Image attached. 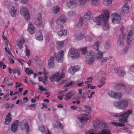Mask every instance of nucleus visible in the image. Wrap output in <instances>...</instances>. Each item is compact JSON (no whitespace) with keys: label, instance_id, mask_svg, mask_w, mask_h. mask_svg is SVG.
Returning a JSON list of instances; mask_svg holds the SVG:
<instances>
[{"label":"nucleus","instance_id":"46","mask_svg":"<svg viewBox=\"0 0 134 134\" xmlns=\"http://www.w3.org/2000/svg\"><path fill=\"white\" fill-rule=\"evenodd\" d=\"M26 73L28 74L31 75L34 73V72L31 69H29L28 68H26L25 69Z\"/></svg>","mask_w":134,"mask_h":134},{"label":"nucleus","instance_id":"45","mask_svg":"<svg viewBox=\"0 0 134 134\" xmlns=\"http://www.w3.org/2000/svg\"><path fill=\"white\" fill-rule=\"evenodd\" d=\"M100 42L99 41H97L95 42L92 46V47L96 51L99 50V47Z\"/></svg>","mask_w":134,"mask_h":134},{"label":"nucleus","instance_id":"57","mask_svg":"<svg viewBox=\"0 0 134 134\" xmlns=\"http://www.w3.org/2000/svg\"><path fill=\"white\" fill-rule=\"evenodd\" d=\"M30 0H19V2L23 4H25L29 2Z\"/></svg>","mask_w":134,"mask_h":134},{"label":"nucleus","instance_id":"14","mask_svg":"<svg viewBox=\"0 0 134 134\" xmlns=\"http://www.w3.org/2000/svg\"><path fill=\"white\" fill-rule=\"evenodd\" d=\"M66 5L68 8L72 9L78 6V2L77 0H70L67 2Z\"/></svg>","mask_w":134,"mask_h":134},{"label":"nucleus","instance_id":"19","mask_svg":"<svg viewBox=\"0 0 134 134\" xmlns=\"http://www.w3.org/2000/svg\"><path fill=\"white\" fill-rule=\"evenodd\" d=\"M115 72L120 77H122L125 74L126 72L120 68L119 67H116L114 69Z\"/></svg>","mask_w":134,"mask_h":134},{"label":"nucleus","instance_id":"38","mask_svg":"<svg viewBox=\"0 0 134 134\" xmlns=\"http://www.w3.org/2000/svg\"><path fill=\"white\" fill-rule=\"evenodd\" d=\"M91 3L93 5L97 7L100 4V0H91Z\"/></svg>","mask_w":134,"mask_h":134},{"label":"nucleus","instance_id":"30","mask_svg":"<svg viewBox=\"0 0 134 134\" xmlns=\"http://www.w3.org/2000/svg\"><path fill=\"white\" fill-rule=\"evenodd\" d=\"M66 42V40L62 41H58L56 42V47L58 49H60L64 46V43Z\"/></svg>","mask_w":134,"mask_h":134},{"label":"nucleus","instance_id":"42","mask_svg":"<svg viewBox=\"0 0 134 134\" xmlns=\"http://www.w3.org/2000/svg\"><path fill=\"white\" fill-rule=\"evenodd\" d=\"M83 19V18H80L78 22L76 24V27H80L82 26Z\"/></svg>","mask_w":134,"mask_h":134},{"label":"nucleus","instance_id":"32","mask_svg":"<svg viewBox=\"0 0 134 134\" xmlns=\"http://www.w3.org/2000/svg\"><path fill=\"white\" fill-rule=\"evenodd\" d=\"M12 119L10 113H8L6 116V118L5 120V124L8 125L10 123Z\"/></svg>","mask_w":134,"mask_h":134},{"label":"nucleus","instance_id":"22","mask_svg":"<svg viewBox=\"0 0 134 134\" xmlns=\"http://www.w3.org/2000/svg\"><path fill=\"white\" fill-rule=\"evenodd\" d=\"M130 6L128 3H126L123 5L122 8V12L124 13L127 14L129 12Z\"/></svg>","mask_w":134,"mask_h":134},{"label":"nucleus","instance_id":"43","mask_svg":"<svg viewBox=\"0 0 134 134\" xmlns=\"http://www.w3.org/2000/svg\"><path fill=\"white\" fill-rule=\"evenodd\" d=\"M76 15V12L73 11L71 10L68 12L67 13V15L70 18L75 16Z\"/></svg>","mask_w":134,"mask_h":134},{"label":"nucleus","instance_id":"53","mask_svg":"<svg viewBox=\"0 0 134 134\" xmlns=\"http://www.w3.org/2000/svg\"><path fill=\"white\" fill-rule=\"evenodd\" d=\"M9 45L10 46V48H9L8 47H7V48L8 49V50L7 49V47H5V51L9 53V54L10 55L11 54V53L10 52L12 50V48L10 44H9Z\"/></svg>","mask_w":134,"mask_h":134},{"label":"nucleus","instance_id":"34","mask_svg":"<svg viewBox=\"0 0 134 134\" xmlns=\"http://www.w3.org/2000/svg\"><path fill=\"white\" fill-rule=\"evenodd\" d=\"M53 125L54 127L56 128L62 129L63 127V126L62 124L59 121H54L53 123Z\"/></svg>","mask_w":134,"mask_h":134},{"label":"nucleus","instance_id":"18","mask_svg":"<svg viewBox=\"0 0 134 134\" xmlns=\"http://www.w3.org/2000/svg\"><path fill=\"white\" fill-rule=\"evenodd\" d=\"M126 35L124 34H121L117 42V45L119 47L123 46L124 44L123 40L125 38Z\"/></svg>","mask_w":134,"mask_h":134},{"label":"nucleus","instance_id":"5","mask_svg":"<svg viewBox=\"0 0 134 134\" xmlns=\"http://www.w3.org/2000/svg\"><path fill=\"white\" fill-rule=\"evenodd\" d=\"M65 76V73L62 71L56 72L49 77L52 82H56L61 84L67 82L66 80L63 79Z\"/></svg>","mask_w":134,"mask_h":134},{"label":"nucleus","instance_id":"62","mask_svg":"<svg viewBox=\"0 0 134 134\" xmlns=\"http://www.w3.org/2000/svg\"><path fill=\"white\" fill-rule=\"evenodd\" d=\"M128 50V48L126 47L124 48L122 51L121 54H124L125 53L127 52Z\"/></svg>","mask_w":134,"mask_h":134},{"label":"nucleus","instance_id":"3","mask_svg":"<svg viewBox=\"0 0 134 134\" xmlns=\"http://www.w3.org/2000/svg\"><path fill=\"white\" fill-rule=\"evenodd\" d=\"M109 18V12L107 9L103 10L102 14L95 18V21L97 25H100L108 21Z\"/></svg>","mask_w":134,"mask_h":134},{"label":"nucleus","instance_id":"61","mask_svg":"<svg viewBox=\"0 0 134 134\" xmlns=\"http://www.w3.org/2000/svg\"><path fill=\"white\" fill-rule=\"evenodd\" d=\"M75 83V81H71L68 83L66 85V87H69L74 84Z\"/></svg>","mask_w":134,"mask_h":134},{"label":"nucleus","instance_id":"11","mask_svg":"<svg viewBox=\"0 0 134 134\" xmlns=\"http://www.w3.org/2000/svg\"><path fill=\"white\" fill-rule=\"evenodd\" d=\"M28 27L27 31L31 35L34 34L36 31V27L30 21L27 23Z\"/></svg>","mask_w":134,"mask_h":134},{"label":"nucleus","instance_id":"64","mask_svg":"<svg viewBox=\"0 0 134 134\" xmlns=\"http://www.w3.org/2000/svg\"><path fill=\"white\" fill-rule=\"evenodd\" d=\"M105 80L104 78H102L100 80V82L101 84L104 85L105 83Z\"/></svg>","mask_w":134,"mask_h":134},{"label":"nucleus","instance_id":"37","mask_svg":"<svg viewBox=\"0 0 134 134\" xmlns=\"http://www.w3.org/2000/svg\"><path fill=\"white\" fill-rule=\"evenodd\" d=\"M96 57L97 59L99 60L101 58L103 55V53L100 51L99 50H96Z\"/></svg>","mask_w":134,"mask_h":134},{"label":"nucleus","instance_id":"63","mask_svg":"<svg viewBox=\"0 0 134 134\" xmlns=\"http://www.w3.org/2000/svg\"><path fill=\"white\" fill-rule=\"evenodd\" d=\"M130 71L133 73H134V64L131 65L130 68Z\"/></svg>","mask_w":134,"mask_h":134},{"label":"nucleus","instance_id":"49","mask_svg":"<svg viewBox=\"0 0 134 134\" xmlns=\"http://www.w3.org/2000/svg\"><path fill=\"white\" fill-rule=\"evenodd\" d=\"M80 4L81 5H84L86 3L88 2L89 0H78Z\"/></svg>","mask_w":134,"mask_h":134},{"label":"nucleus","instance_id":"9","mask_svg":"<svg viewBox=\"0 0 134 134\" xmlns=\"http://www.w3.org/2000/svg\"><path fill=\"white\" fill-rule=\"evenodd\" d=\"M108 95L111 98L120 99L122 97V94L120 92H118L114 91H110L108 92Z\"/></svg>","mask_w":134,"mask_h":134},{"label":"nucleus","instance_id":"39","mask_svg":"<svg viewBox=\"0 0 134 134\" xmlns=\"http://www.w3.org/2000/svg\"><path fill=\"white\" fill-rule=\"evenodd\" d=\"M100 25L102 26L103 29L105 30H108L109 28V26L108 21L105 22L103 24H101Z\"/></svg>","mask_w":134,"mask_h":134},{"label":"nucleus","instance_id":"27","mask_svg":"<svg viewBox=\"0 0 134 134\" xmlns=\"http://www.w3.org/2000/svg\"><path fill=\"white\" fill-rule=\"evenodd\" d=\"M66 21V19L63 17H59L56 20V24L57 25L61 26L65 23Z\"/></svg>","mask_w":134,"mask_h":134},{"label":"nucleus","instance_id":"20","mask_svg":"<svg viewBox=\"0 0 134 134\" xmlns=\"http://www.w3.org/2000/svg\"><path fill=\"white\" fill-rule=\"evenodd\" d=\"M9 13L12 17H15L17 12V8L15 6H13L9 9Z\"/></svg>","mask_w":134,"mask_h":134},{"label":"nucleus","instance_id":"31","mask_svg":"<svg viewBox=\"0 0 134 134\" xmlns=\"http://www.w3.org/2000/svg\"><path fill=\"white\" fill-rule=\"evenodd\" d=\"M74 94L72 92H71L67 93L65 96L64 100L67 101L70 99L74 95Z\"/></svg>","mask_w":134,"mask_h":134},{"label":"nucleus","instance_id":"33","mask_svg":"<svg viewBox=\"0 0 134 134\" xmlns=\"http://www.w3.org/2000/svg\"><path fill=\"white\" fill-rule=\"evenodd\" d=\"M20 127L22 129L25 130L26 133H28L29 130V128L28 122H26L24 124L23 127L21 125H20Z\"/></svg>","mask_w":134,"mask_h":134},{"label":"nucleus","instance_id":"47","mask_svg":"<svg viewBox=\"0 0 134 134\" xmlns=\"http://www.w3.org/2000/svg\"><path fill=\"white\" fill-rule=\"evenodd\" d=\"M47 79V77L46 76H45L44 78L42 77H38L39 80L40 81H42L43 83L44 84L46 83L45 82V81H46Z\"/></svg>","mask_w":134,"mask_h":134},{"label":"nucleus","instance_id":"44","mask_svg":"<svg viewBox=\"0 0 134 134\" xmlns=\"http://www.w3.org/2000/svg\"><path fill=\"white\" fill-rule=\"evenodd\" d=\"M112 57L111 56L105 57H103L100 59L99 60H100L101 63H103V62H107L108 60H109Z\"/></svg>","mask_w":134,"mask_h":134},{"label":"nucleus","instance_id":"40","mask_svg":"<svg viewBox=\"0 0 134 134\" xmlns=\"http://www.w3.org/2000/svg\"><path fill=\"white\" fill-rule=\"evenodd\" d=\"M77 71V69L74 66H71L68 70V72L71 74H74Z\"/></svg>","mask_w":134,"mask_h":134},{"label":"nucleus","instance_id":"48","mask_svg":"<svg viewBox=\"0 0 134 134\" xmlns=\"http://www.w3.org/2000/svg\"><path fill=\"white\" fill-rule=\"evenodd\" d=\"M25 55L26 56L29 57L30 55V49L26 47L24 51Z\"/></svg>","mask_w":134,"mask_h":134},{"label":"nucleus","instance_id":"25","mask_svg":"<svg viewBox=\"0 0 134 134\" xmlns=\"http://www.w3.org/2000/svg\"><path fill=\"white\" fill-rule=\"evenodd\" d=\"M38 129L42 134H51L48 130L47 129L45 128L43 126H40Z\"/></svg>","mask_w":134,"mask_h":134},{"label":"nucleus","instance_id":"1","mask_svg":"<svg viewBox=\"0 0 134 134\" xmlns=\"http://www.w3.org/2000/svg\"><path fill=\"white\" fill-rule=\"evenodd\" d=\"M92 123L96 129L98 128L102 130L97 133L95 130L91 129L88 131L89 134H111L110 130L106 128L108 127L107 125L101 120L99 119L95 120L92 121Z\"/></svg>","mask_w":134,"mask_h":134},{"label":"nucleus","instance_id":"4","mask_svg":"<svg viewBox=\"0 0 134 134\" xmlns=\"http://www.w3.org/2000/svg\"><path fill=\"white\" fill-rule=\"evenodd\" d=\"M87 47H85L81 48L80 50L82 54H86V63L88 64H92L94 60L95 54L94 52L92 51L87 52Z\"/></svg>","mask_w":134,"mask_h":134},{"label":"nucleus","instance_id":"6","mask_svg":"<svg viewBox=\"0 0 134 134\" xmlns=\"http://www.w3.org/2000/svg\"><path fill=\"white\" fill-rule=\"evenodd\" d=\"M132 112L131 110H129L121 114L119 113H115L113 115L114 117H121L119 119V121L124 123L127 122L128 118Z\"/></svg>","mask_w":134,"mask_h":134},{"label":"nucleus","instance_id":"8","mask_svg":"<svg viewBox=\"0 0 134 134\" xmlns=\"http://www.w3.org/2000/svg\"><path fill=\"white\" fill-rule=\"evenodd\" d=\"M129 103L128 100L122 99L119 102H114L113 104L116 108L121 110H124L128 106Z\"/></svg>","mask_w":134,"mask_h":134},{"label":"nucleus","instance_id":"16","mask_svg":"<svg viewBox=\"0 0 134 134\" xmlns=\"http://www.w3.org/2000/svg\"><path fill=\"white\" fill-rule=\"evenodd\" d=\"M64 56V51L63 50H60L57 54L56 59L58 63H61L63 60Z\"/></svg>","mask_w":134,"mask_h":134},{"label":"nucleus","instance_id":"35","mask_svg":"<svg viewBox=\"0 0 134 134\" xmlns=\"http://www.w3.org/2000/svg\"><path fill=\"white\" fill-rule=\"evenodd\" d=\"M67 33V30H61L58 31L57 32L58 35L59 36L66 35Z\"/></svg>","mask_w":134,"mask_h":134},{"label":"nucleus","instance_id":"54","mask_svg":"<svg viewBox=\"0 0 134 134\" xmlns=\"http://www.w3.org/2000/svg\"><path fill=\"white\" fill-rule=\"evenodd\" d=\"M110 42L109 41H107L106 42L105 44L104 45V47L106 49H108L110 48Z\"/></svg>","mask_w":134,"mask_h":134},{"label":"nucleus","instance_id":"13","mask_svg":"<svg viewBox=\"0 0 134 134\" xmlns=\"http://www.w3.org/2000/svg\"><path fill=\"white\" fill-rule=\"evenodd\" d=\"M111 19L113 23H119L120 21V16L117 14L113 13L112 15Z\"/></svg>","mask_w":134,"mask_h":134},{"label":"nucleus","instance_id":"52","mask_svg":"<svg viewBox=\"0 0 134 134\" xmlns=\"http://www.w3.org/2000/svg\"><path fill=\"white\" fill-rule=\"evenodd\" d=\"M93 79V77H90L87 79V80L85 81V83L87 84L91 83Z\"/></svg>","mask_w":134,"mask_h":134},{"label":"nucleus","instance_id":"23","mask_svg":"<svg viewBox=\"0 0 134 134\" xmlns=\"http://www.w3.org/2000/svg\"><path fill=\"white\" fill-rule=\"evenodd\" d=\"M19 125V121L18 120L15 121L12 125L11 131L13 132H16L18 129Z\"/></svg>","mask_w":134,"mask_h":134},{"label":"nucleus","instance_id":"2","mask_svg":"<svg viewBox=\"0 0 134 134\" xmlns=\"http://www.w3.org/2000/svg\"><path fill=\"white\" fill-rule=\"evenodd\" d=\"M85 112L88 114H84L83 116H79L76 118L77 119L76 121L77 124V126L81 129L83 127V123L82 122L89 120L90 118V115H89L91 112V107L85 106Z\"/></svg>","mask_w":134,"mask_h":134},{"label":"nucleus","instance_id":"17","mask_svg":"<svg viewBox=\"0 0 134 134\" xmlns=\"http://www.w3.org/2000/svg\"><path fill=\"white\" fill-rule=\"evenodd\" d=\"M98 36H96L93 34H92L91 36L87 35L86 32H85L84 39L86 42H91L93 40V38L97 39L98 38Z\"/></svg>","mask_w":134,"mask_h":134},{"label":"nucleus","instance_id":"12","mask_svg":"<svg viewBox=\"0 0 134 134\" xmlns=\"http://www.w3.org/2000/svg\"><path fill=\"white\" fill-rule=\"evenodd\" d=\"M25 43V39L23 37L18 38L16 41V45L20 49L23 48V45Z\"/></svg>","mask_w":134,"mask_h":134},{"label":"nucleus","instance_id":"7","mask_svg":"<svg viewBox=\"0 0 134 134\" xmlns=\"http://www.w3.org/2000/svg\"><path fill=\"white\" fill-rule=\"evenodd\" d=\"M20 14L25 20H30L31 15L27 7L24 6L21 7L20 10Z\"/></svg>","mask_w":134,"mask_h":134},{"label":"nucleus","instance_id":"50","mask_svg":"<svg viewBox=\"0 0 134 134\" xmlns=\"http://www.w3.org/2000/svg\"><path fill=\"white\" fill-rule=\"evenodd\" d=\"M105 72L103 71H100L96 75V76L97 77H99L100 78L105 75Z\"/></svg>","mask_w":134,"mask_h":134},{"label":"nucleus","instance_id":"29","mask_svg":"<svg viewBox=\"0 0 134 134\" xmlns=\"http://www.w3.org/2000/svg\"><path fill=\"white\" fill-rule=\"evenodd\" d=\"M115 88L117 90L125 89L126 88V86L122 83L116 84L114 86Z\"/></svg>","mask_w":134,"mask_h":134},{"label":"nucleus","instance_id":"21","mask_svg":"<svg viewBox=\"0 0 134 134\" xmlns=\"http://www.w3.org/2000/svg\"><path fill=\"white\" fill-rule=\"evenodd\" d=\"M48 66L50 69H53L55 67L54 57L52 56L50 57L48 62Z\"/></svg>","mask_w":134,"mask_h":134},{"label":"nucleus","instance_id":"60","mask_svg":"<svg viewBox=\"0 0 134 134\" xmlns=\"http://www.w3.org/2000/svg\"><path fill=\"white\" fill-rule=\"evenodd\" d=\"M9 80V78L5 77L4 78V80L3 82V84H5L8 82Z\"/></svg>","mask_w":134,"mask_h":134},{"label":"nucleus","instance_id":"41","mask_svg":"<svg viewBox=\"0 0 134 134\" xmlns=\"http://www.w3.org/2000/svg\"><path fill=\"white\" fill-rule=\"evenodd\" d=\"M113 0H104L103 4L105 6H109L112 3Z\"/></svg>","mask_w":134,"mask_h":134},{"label":"nucleus","instance_id":"28","mask_svg":"<svg viewBox=\"0 0 134 134\" xmlns=\"http://www.w3.org/2000/svg\"><path fill=\"white\" fill-rule=\"evenodd\" d=\"M93 13L91 12H88L84 14L83 16L85 19L88 20H91L92 19L93 16Z\"/></svg>","mask_w":134,"mask_h":134},{"label":"nucleus","instance_id":"51","mask_svg":"<svg viewBox=\"0 0 134 134\" xmlns=\"http://www.w3.org/2000/svg\"><path fill=\"white\" fill-rule=\"evenodd\" d=\"M132 40V37H128L127 36V38L126 41L127 43L128 44H131Z\"/></svg>","mask_w":134,"mask_h":134},{"label":"nucleus","instance_id":"36","mask_svg":"<svg viewBox=\"0 0 134 134\" xmlns=\"http://www.w3.org/2000/svg\"><path fill=\"white\" fill-rule=\"evenodd\" d=\"M60 8L59 6L57 5L54 7L52 10V13L54 14H57L60 12Z\"/></svg>","mask_w":134,"mask_h":134},{"label":"nucleus","instance_id":"26","mask_svg":"<svg viewBox=\"0 0 134 134\" xmlns=\"http://www.w3.org/2000/svg\"><path fill=\"white\" fill-rule=\"evenodd\" d=\"M36 39L39 41H42L43 40L42 33L41 30H39L36 32Z\"/></svg>","mask_w":134,"mask_h":134},{"label":"nucleus","instance_id":"15","mask_svg":"<svg viewBox=\"0 0 134 134\" xmlns=\"http://www.w3.org/2000/svg\"><path fill=\"white\" fill-rule=\"evenodd\" d=\"M35 24L37 27H40L42 25V16L41 13L36 15L35 17Z\"/></svg>","mask_w":134,"mask_h":134},{"label":"nucleus","instance_id":"56","mask_svg":"<svg viewBox=\"0 0 134 134\" xmlns=\"http://www.w3.org/2000/svg\"><path fill=\"white\" fill-rule=\"evenodd\" d=\"M134 34V29H133L129 31L128 34V37H132V35Z\"/></svg>","mask_w":134,"mask_h":134},{"label":"nucleus","instance_id":"24","mask_svg":"<svg viewBox=\"0 0 134 134\" xmlns=\"http://www.w3.org/2000/svg\"><path fill=\"white\" fill-rule=\"evenodd\" d=\"M85 32H86L83 31L76 34L75 36L76 39L78 40H81L84 38Z\"/></svg>","mask_w":134,"mask_h":134},{"label":"nucleus","instance_id":"55","mask_svg":"<svg viewBox=\"0 0 134 134\" xmlns=\"http://www.w3.org/2000/svg\"><path fill=\"white\" fill-rule=\"evenodd\" d=\"M111 124L117 126H123V124L120 123H117L114 122H112Z\"/></svg>","mask_w":134,"mask_h":134},{"label":"nucleus","instance_id":"10","mask_svg":"<svg viewBox=\"0 0 134 134\" xmlns=\"http://www.w3.org/2000/svg\"><path fill=\"white\" fill-rule=\"evenodd\" d=\"M80 54L78 51L74 49H71L69 52L68 57L73 59L78 58Z\"/></svg>","mask_w":134,"mask_h":134},{"label":"nucleus","instance_id":"58","mask_svg":"<svg viewBox=\"0 0 134 134\" xmlns=\"http://www.w3.org/2000/svg\"><path fill=\"white\" fill-rule=\"evenodd\" d=\"M81 96L82 97L81 101L82 102H84L87 96L85 94L83 93Z\"/></svg>","mask_w":134,"mask_h":134},{"label":"nucleus","instance_id":"59","mask_svg":"<svg viewBox=\"0 0 134 134\" xmlns=\"http://www.w3.org/2000/svg\"><path fill=\"white\" fill-rule=\"evenodd\" d=\"M55 20L54 18L52 19L50 21V25L51 26L53 27L54 25Z\"/></svg>","mask_w":134,"mask_h":134}]
</instances>
